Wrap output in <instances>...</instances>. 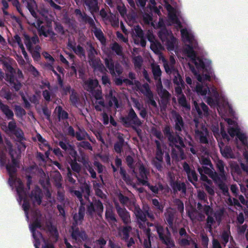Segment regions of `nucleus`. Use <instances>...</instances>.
Here are the masks:
<instances>
[{"instance_id": "1", "label": "nucleus", "mask_w": 248, "mask_h": 248, "mask_svg": "<svg viewBox=\"0 0 248 248\" xmlns=\"http://www.w3.org/2000/svg\"><path fill=\"white\" fill-rule=\"evenodd\" d=\"M163 132L168 139L169 146L171 147L172 158L175 159L179 158L184 159L185 158L184 149L186 148V145L183 138L177 132L174 134L169 125H166L164 127Z\"/></svg>"}, {"instance_id": "2", "label": "nucleus", "mask_w": 248, "mask_h": 248, "mask_svg": "<svg viewBox=\"0 0 248 248\" xmlns=\"http://www.w3.org/2000/svg\"><path fill=\"white\" fill-rule=\"evenodd\" d=\"M81 192L84 193V198L88 201L86 205V214L91 217H93L94 214L99 217H102L104 211V206L102 202L95 198L93 199V201L90 200L89 196L91 193V186L85 183L80 186Z\"/></svg>"}, {"instance_id": "3", "label": "nucleus", "mask_w": 248, "mask_h": 248, "mask_svg": "<svg viewBox=\"0 0 248 248\" xmlns=\"http://www.w3.org/2000/svg\"><path fill=\"white\" fill-rule=\"evenodd\" d=\"M7 127L9 131L16 136V141L20 143L18 146L19 150H24L26 146L23 141L25 140L26 139L22 130L17 126L16 121H10L8 124Z\"/></svg>"}, {"instance_id": "4", "label": "nucleus", "mask_w": 248, "mask_h": 248, "mask_svg": "<svg viewBox=\"0 0 248 248\" xmlns=\"http://www.w3.org/2000/svg\"><path fill=\"white\" fill-rule=\"evenodd\" d=\"M121 122L125 127H132L135 125H141L142 122L139 118L133 108H131L127 115L120 118Z\"/></svg>"}, {"instance_id": "5", "label": "nucleus", "mask_w": 248, "mask_h": 248, "mask_svg": "<svg viewBox=\"0 0 248 248\" xmlns=\"http://www.w3.org/2000/svg\"><path fill=\"white\" fill-rule=\"evenodd\" d=\"M24 43L29 51L31 53L32 57L34 61H38L41 58L40 54L37 50H33L32 45H36L39 42V39L36 34L31 37L27 34H24Z\"/></svg>"}, {"instance_id": "6", "label": "nucleus", "mask_w": 248, "mask_h": 248, "mask_svg": "<svg viewBox=\"0 0 248 248\" xmlns=\"http://www.w3.org/2000/svg\"><path fill=\"white\" fill-rule=\"evenodd\" d=\"M185 51L187 57L192 59L197 69L203 70L206 69L204 62L201 58L197 57L196 54L192 46L187 45L185 49Z\"/></svg>"}, {"instance_id": "7", "label": "nucleus", "mask_w": 248, "mask_h": 248, "mask_svg": "<svg viewBox=\"0 0 248 248\" xmlns=\"http://www.w3.org/2000/svg\"><path fill=\"white\" fill-rule=\"evenodd\" d=\"M157 234L159 240L162 244L166 245V248H174L175 243L173 240L171 238V234L169 229H167L168 235L166 236L163 235V229L162 227L159 226L157 227Z\"/></svg>"}, {"instance_id": "8", "label": "nucleus", "mask_w": 248, "mask_h": 248, "mask_svg": "<svg viewBox=\"0 0 248 248\" xmlns=\"http://www.w3.org/2000/svg\"><path fill=\"white\" fill-rule=\"evenodd\" d=\"M106 67L108 69L110 74L114 76L117 73L119 75L122 73V70L119 69L120 66L118 62L115 63L112 58L108 56V57L103 58Z\"/></svg>"}, {"instance_id": "9", "label": "nucleus", "mask_w": 248, "mask_h": 248, "mask_svg": "<svg viewBox=\"0 0 248 248\" xmlns=\"http://www.w3.org/2000/svg\"><path fill=\"white\" fill-rule=\"evenodd\" d=\"M182 166L186 174L188 180L195 186L198 181V175L196 173L194 168L193 167H191L186 162H184Z\"/></svg>"}, {"instance_id": "10", "label": "nucleus", "mask_w": 248, "mask_h": 248, "mask_svg": "<svg viewBox=\"0 0 248 248\" xmlns=\"http://www.w3.org/2000/svg\"><path fill=\"white\" fill-rule=\"evenodd\" d=\"M71 233V237L77 243H81L82 241L86 242L88 239V236L84 230L80 231L78 227H75L72 226Z\"/></svg>"}, {"instance_id": "11", "label": "nucleus", "mask_w": 248, "mask_h": 248, "mask_svg": "<svg viewBox=\"0 0 248 248\" xmlns=\"http://www.w3.org/2000/svg\"><path fill=\"white\" fill-rule=\"evenodd\" d=\"M173 75L174 76L173 82L175 85L174 88L175 92L177 95H180L182 94V89L185 88V82L178 70L175 71Z\"/></svg>"}, {"instance_id": "12", "label": "nucleus", "mask_w": 248, "mask_h": 248, "mask_svg": "<svg viewBox=\"0 0 248 248\" xmlns=\"http://www.w3.org/2000/svg\"><path fill=\"white\" fill-rule=\"evenodd\" d=\"M115 207L117 213L125 225L130 224L131 217L129 212L125 208L121 207L118 203H115Z\"/></svg>"}, {"instance_id": "13", "label": "nucleus", "mask_w": 248, "mask_h": 248, "mask_svg": "<svg viewBox=\"0 0 248 248\" xmlns=\"http://www.w3.org/2000/svg\"><path fill=\"white\" fill-rule=\"evenodd\" d=\"M84 6L94 17V14L99 12L100 7L98 0H81Z\"/></svg>"}, {"instance_id": "14", "label": "nucleus", "mask_w": 248, "mask_h": 248, "mask_svg": "<svg viewBox=\"0 0 248 248\" xmlns=\"http://www.w3.org/2000/svg\"><path fill=\"white\" fill-rule=\"evenodd\" d=\"M42 219L33 220L32 223L30 226V229L32 234V236L34 239V246L35 248H39L40 245V242L39 241L37 236H36V230L37 228H41L42 227Z\"/></svg>"}, {"instance_id": "15", "label": "nucleus", "mask_w": 248, "mask_h": 248, "mask_svg": "<svg viewBox=\"0 0 248 248\" xmlns=\"http://www.w3.org/2000/svg\"><path fill=\"white\" fill-rule=\"evenodd\" d=\"M195 136L196 138L199 140V141L202 144H207L208 143V137L209 132L207 128L202 126L201 129H195Z\"/></svg>"}, {"instance_id": "16", "label": "nucleus", "mask_w": 248, "mask_h": 248, "mask_svg": "<svg viewBox=\"0 0 248 248\" xmlns=\"http://www.w3.org/2000/svg\"><path fill=\"white\" fill-rule=\"evenodd\" d=\"M170 185L172 188L174 193L178 191H181L185 193L186 191V187L184 182H181L180 180L175 181L172 177L170 178Z\"/></svg>"}, {"instance_id": "17", "label": "nucleus", "mask_w": 248, "mask_h": 248, "mask_svg": "<svg viewBox=\"0 0 248 248\" xmlns=\"http://www.w3.org/2000/svg\"><path fill=\"white\" fill-rule=\"evenodd\" d=\"M5 79L10 84L12 90L18 92L21 89L22 84L14 75L6 74Z\"/></svg>"}, {"instance_id": "18", "label": "nucleus", "mask_w": 248, "mask_h": 248, "mask_svg": "<svg viewBox=\"0 0 248 248\" xmlns=\"http://www.w3.org/2000/svg\"><path fill=\"white\" fill-rule=\"evenodd\" d=\"M75 13L76 16H78L81 18V20H79V21L85 23H88L91 27H95V23L93 19L91 17L87 15L86 13H82L80 9H76L75 10Z\"/></svg>"}, {"instance_id": "19", "label": "nucleus", "mask_w": 248, "mask_h": 248, "mask_svg": "<svg viewBox=\"0 0 248 248\" xmlns=\"http://www.w3.org/2000/svg\"><path fill=\"white\" fill-rule=\"evenodd\" d=\"M172 116L174 122V129L176 131L181 132L185 124L182 117L179 113L176 111L173 112Z\"/></svg>"}, {"instance_id": "20", "label": "nucleus", "mask_w": 248, "mask_h": 248, "mask_svg": "<svg viewBox=\"0 0 248 248\" xmlns=\"http://www.w3.org/2000/svg\"><path fill=\"white\" fill-rule=\"evenodd\" d=\"M139 175H137V173L135 172V170H133V172L135 174L137 180L143 185V181H148L147 174L148 173L147 170L143 164L140 165L139 168Z\"/></svg>"}, {"instance_id": "21", "label": "nucleus", "mask_w": 248, "mask_h": 248, "mask_svg": "<svg viewBox=\"0 0 248 248\" xmlns=\"http://www.w3.org/2000/svg\"><path fill=\"white\" fill-rule=\"evenodd\" d=\"M85 205H80L78 208V213L75 214L73 216V219L74 222L73 223V225L76 227L78 222H80L81 223L84 219V216H85Z\"/></svg>"}, {"instance_id": "22", "label": "nucleus", "mask_w": 248, "mask_h": 248, "mask_svg": "<svg viewBox=\"0 0 248 248\" xmlns=\"http://www.w3.org/2000/svg\"><path fill=\"white\" fill-rule=\"evenodd\" d=\"M165 221L168 224L170 228H173L175 219L176 212L172 208L168 209L164 214Z\"/></svg>"}, {"instance_id": "23", "label": "nucleus", "mask_w": 248, "mask_h": 248, "mask_svg": "<svg viewBox=\"0 0 248 248\" xmlns=\"http://www.w3.org/2000/svg\"><path fill=\"white\" fill-rule=\"evenodd\" d=\"M30 198L33 200L34 203H36L37 205H40L42 203L43 198L41 189L37 186L32 190L31 193Z\"/></svg>"}, {"instance_id": "24", "label": "nucleus", "mask_w": 248, "mask_h": 248, "mask_svg": "<svg viewBox=\"0 0 248 248\" xmlns=\"http://www.w3.org/2000/svg\"><path fill=\"white\" fill-rule=\"evenodd\" d=\"M147 208H144L142 210L139 206L135 207L134 210V213L136 216V217L139 222L145 223L147 221V219L146 218Z\"/></svg>"}, {"instance_id": "25", "label": "nucleus", "mask_w": 248, "mask_h": 248, "mask_svg": "<svg viewBox=\"0 0 248 248\" xmlns=\"http://www.w3.org/2000/svg\"><path fill=\"white\" fill-rule=\"evenodd\" d=\"M12 164L8 162L5 166L9 175L15 174L16 172V168L19 167V162L17 159L14 158L13 155L11 154Z\"/></svg>"}, {"instance_id": "26", "label": "nucleus", "mask_w": 248, "mask_h": 248, "mask_svg": "<svg viewBox=\"0 0 248 248\" xmlns=\"http://www.w3.org/2000/svg\"><path fill=\"white\" fill-rule=\"evenodd\" d=\"M89 62L92 67L94 69H97L101 73H105L106 68L102 63L100 59L99 58H93L89 59Z\"/></svg>"}, {"instance_id": "27", "label": "nucleus", "mask_w": 248, "mask_h": 248, "mask_svg": "<svg viewBox=\"0 0 248 248\" xmlns=\"http://www.w3.org/2000/svg\"><path fill=\"white\" fill-rule=\"evenodd\" d=\"M0 109L8 120L15 121L14 118V114L12 110L10 108V107L7 105L3 104L1 101H0Z\"/></svg>"}, {"instance_id": "28", "label": "nucleus", "mask_w": 248, "mask_h": 248, "mask_svg": "<svg viewBox=\"0 0 248 248\" xmlns=\"http://www.w3.org/2000/svg\"><path fill=\"white\" fill-rule=\"evenodd\" d=\"M43 21L41 19H38L36 23H33L32 25L35 27L38 31L40 36H44L46 37H47V29L46 28L49 26L48 25L46 26L42 25Z\"/></svg>"}, {"instance_id": "29", "label": "nucleus", "mask_w": 248, "mask_h": 248, "mask_svg": "<svg viewBox=\"0 0 248 248\" xmlns=\"http://www.w3.org/2000/svg\"><path fill=\"white\" fill-rule=\"evenodd\" d=\"M203 211L206 216L214 215L216 217L217 221L220 223L221 221V214L218 212H214L212 207L209 205L205 204L203 206Z\"/></svg>"}, {"instance_id": "30", "label": "nucleus", "mask_w": 248, "mask_h": 248, "mask_svg": "<svg viewBox=\"0 0 248 248\" xmlns=\"http://www.w3.org/2000/svg\"><path fill=\"white\" fill-rule=\"evenodd\" d=\"M100 85L97 79H89L84 82V88L89 92H93Z\"/></svg>"}, {"instance_id": "31", "label": "nucleus", "mask_w": 248, "mask_h": 248, "mask_svg": "<svg viewBox=\"0 0 248 248\" xmlns=\"http://www.w3.org/2000/svg\"><path fill=\"white\" fill-rule=\"evenodd\" d=\"M194 107L200 116L202 115V111L204 112V115L207 116L209 114V108L203 102L201 103L199 105L196 102H194Z\"/></svg>"}, {"instance_id": "32", "label": "nucleus", "mask_w": 248, "mask_h": 248, "mask_svg": "<svg viewBox=\"0 0 248 248\" xmlns=\"http://www.w3.org/2000/svg\"><path fill=\"white\" fill-rule=\"evenodd\" d=\"M216 166L217 170L219 172L218 174L219 177H220L223 180H226V177L224 170L225 164L224 162L222 160L217 159L216 161Z\"/></svg>"}, {"instance_id": "33", "label": "nucleus", "mask_w": 248, "mask_h": 248, "mask_svg": "<svg viewBox=\"0 0 248 248\" xmlns=\"http://www.w3.org/2000/svg\"><path fill=\"white\" fill-rule=\"evenodd\" d=\"M201 169H202L203 174L208 175L214 181L219 180V175L216 171H213L210 168L205 166L201 167Z\"/></svg>"}, {"instance_id": "34", "label": "nucleus", "mask_w": 248, "mask_h": 248, "mask_svg": "<svg viewBox=\"0 0 248 248\" xmlns=\"http://www.w3.org/2000/svg\"><path fill=\"white\" fill-rule=\"evenodd\" d=\"M118 140L114 144V150L117 154H121L123 152V148L124 144V140L122 136L117 137Z\"/></svg>"}, {"instance_id": "35", "label": "nucleus", "mask_w": 248, "mask_h": 248, "mask_svg": "<svg viewBox=\"0 0 248 248\" xmlns=\"http://www.w3.org/2000/svg\"><path fill=\"white\" fill-rule=\"evenodd\" d=\"M155 142L156 147L155 159L159 161H163L164 151L161 148L160 142L158 140H155Z\"/></svg>"}, {"instance_id": "36", "label": "nucleus", "mask_w": 248, "mask_h": 248, "mask_svg": "<svg viewBox=\"0 0 248 248\" xmlns=\"http://www.w3.org/2000/svg\"><path fill=\"white\" fill-rule=\"evenodd\" d=\"M91 28L93 29L92 31L93 32V33L96 38L102 44L105 43L106 42V39L101 30L100 29H98L95 25V27H92Z\"/></svg>"}, {"instance_id": "37", "label": "nucleus", "mask_w": 248, "mask_h": 248, "mask_svg": "<svg viewBox=\"0 0 248 248\" xmlns=\"http://www.w3.org/2000/svg\"><path fill=\"white\" fill-rule=\"evenodd\" d=\"M158 37L163 43L169 39L171 35H173L171 31H168L167 29H161L158 33Z\"/></svg>"}, {"instance_id": "38", "label": "nucleus", "mask_w": 248, "mask_h": 248, "mask_svg": "<svg viewBox=\"0 0 248 248\" xmlns=\"http://www.w3.org/2000/svg\"><path fill=\"white\" fill-rule=\"evenodd\" d=\"M222 155L226 158H234V155L230 146H226L220 150Z\"/></svg>"}, {"instance_id": "39", "label": "nucleus", "mask_w": 248, "mask_h": 248, "mask_svg": "<svg viewBox=\"0 0 248 248\" xmlns=\"http://www.w3.org/2000/svg\"><path fill=\"white\" fill-rule=\"evenodd\" d=\"M132 230V227L130 226H124L121 230H119V234L121 233L123 235L122 239L125 241H127L130 236V232Z\"/></svg>"}, {"instance_id": "40", "label": "nucleus", "mask_w": 248, "mask_h": 248, "mask_svg": "<svg viewBox=\"0 0 248 248\" xmlns=\"http://www.w3.org/2000/svg\"><path fill=\"white\" fill-rule=\"evenodd\" d=\"M18 182V186L16 187V190L19 200L21 202L23 199V197H26V192L24 189L22 182L20 180Z\"/></svg>"}, {"instance_id": "41", "label": "nucleus", "mask_w": 248, "mask_h": 248, "mask_svg": "<svg viewBox=\"0 0 248 248\" xmlns=\"http://www.w3.org/2000/svg\"><path fill=\"white\" fill-rule=\"evenodd\" d=\"M106 219L109 223H117V219L114 213L111 209H107L105 212Z\"/></svg>"}, {"instance_id": "42", "label": "nucleus", "mask_w": 248, "mask_h": 248, "mask_svg": "<svg viewBox=\"0 0 248 248\" xmlns=\"http://www.w3.org/2000/svg\"><path fill=\"white\" fill-rule=\"evenodd\" d=\"M176 42V38H175L173 35H171V36L164 43L167 49L170 51L174 50Z\"/></svg>"}, {"instance_id": "43", "label": "nucleus", "mask_w": 248, "mask_h": 248, "mask_svg": "<svg viewBox=\"0 0 248 248\" xmlns=\"http://www.w3.org/2000/svg\"><path fill=\"white\" fill-rule=\"evenodd\" d=\"M69 100L73 106L77 107V105L79 103V98L77 92L74 89L71 91Z\"/></svg>"}, {"instance_id": "44", "label": "nucleus", "mask_w": 248, "mask_h": 248, "mask_svg": "<svg viewBox=\"0 0 248 248\" xmlns=\"http://www.w3.org/2000/svg\"><path fill=\"white\" fill-rule=\"evenodd\" d=\"M222 178L219 176V180L214 181L217 184L219 188L222 190L224 195H227L229 194V189L227 186L222 181Z\"/></svg>"}, {"instance_id": "45", "label": "nucleus", "mask_w": 248, "mask_h": 248, "mask_svg": "<svg viewBox=\"0 0 248 248\" xmlns=\"http://www.w3.org/2000/svg\"><path fill=\"white\" fill-rule=\"evenodd\" d=\"M192 241H194L192 240L190 235L180 238L178 240V243L181 247L189 246L191 243H192Z\"/></svg>"}, {"instance_id": "46", "label": "nucleus", "mask_w": 248, "mask_h": 248, "mask_svg": "<svg viewBox=\"0 0 248 248\" xmlns=\"http://www.w3.org/2000/svg\"><path fill=\"white\" fill-rule=\"evenodd\" d=\"M78 131L76 132L75 137H76L77 140L78 141L85 140L86 136H88V134L84 128H80L78 127Z\"/></svg>"}, {"instance_id": "47", "label": "nucleus", "mask_w": 248, "mask_h": 248, "mask_svg": "<svg viewBox=\"0 0 248 248\" xmlns=\"http://www.w3.org/2000/svg\"><path fill=\"white\" fill-rule=\"evenodd\" d=\"M56 109L58 111V117L59 120H60L61 119L62 120H66L68 118V113L65 110H63L62 106H58Z\"/></svg>"}, {"instance_id": "48", "label": "nucleus", "mask_w": 248, "mask_h": 248, "mask_svg": "<svg viewBox=\"0 0 248 248\" xmlns=\"http://www.w3.org/2000/svg\"><path fill=\"white\" fill-rule=\"evenodd\" d=\"M0 94L2 97L8 101L13 100V99L12 93L9 89L2 88L0 90Z\"/></svg>"}, {"instance_id": "49", "label": "nucleus", "mask_w": 248, "mask_h": 248, "mask_svg": "<svg viewBox=\"0 0 248 248\" xmlns=\"http://www.w3.org/2000/svg\"><path fill=\"white\" fill-rule=\"evenodd\" d=\"M162 47L161 43L157 40H155V42L151 43L150 48L155 54H159Z\"/></svg>"}, {"instance_id": "50", "label": "nucleus", "mask_w": 248, "mask_h": 248, "mask_svg": "<svg viewBox=\"0 0 248 248\" xmlns=\"http://www.w3.org/2000/svg\"><path fill=\"white\" fill-rule=\"evenodd\" d=\"M108 97L110 98V99L108 101L109 107H112L114 103L115 108H119V105L118 99L116 96L113 95L112 91L109 92Z\"/></svg>"}, {"instance_id": "51", "label": "nucleus", "mask_w": 248, "mask_h": 248, "mask_svg": "<svg viewBox=\"0 0 248 248\" xmlns=\"http://www.w3.org/2000/svg\"><path fill=\"white\" fill-rule=\"evenodd\" d=\"M205 228L207 229L210 232L212 231V225L215 223L216 221L212 215L207 216Z\"/></svg>"}, {"instance_id": "52", "label": "nucleus", "mask_w": 248, "mask_h": 248, "mask_svg": "<svg viewBox=\"0 0 248 248\" xmlns=\"http://www.w3.org/2000/svg\"><path fill=\"white\" fill-rule=\"evenodd\" d=\"M120 174L123 180L125 181L127 184H129L132 182L130 176L126 173V171L124 168H120Z\"/></svg>"}, {"instance_id": "53", "label": "nucleus", "mask_w": 248, "mask_h": 248, "mask_svg": "<svg viewBox=\"0 0 248 248\" xmlns=\"http://www.w3.org/2000/svg\"><path fill=\"white\" fill-rule=\"evenodd\" d=\"M74 53L78 55L79 57H85V51L84 48L80 45H78L76 46L73 50Z\"/></svg>"}, {"instance_id": "54", "label": "nucleus", "mask_w": 248, "mask_h": 248, "mask_svg": "<svg viewBox=\"0 0 248 248\" xmlns=\"http://www.w3.org/2000/svg\"><path fill=\"white\" fill-rule=\"evenodd\" d=\"M152 204L155 206L156 210L159 213H161L163 212L164 205L162 202H160L157 199H153Z\"/></svg>"}, {"instance_id": "55", "label": "nucleus", "mask_w": 248, "mask_h": 248, "mask_svg": "<svg viewBox=\"0 0 248 248\" xmlns=\"http://www.w3.org/2000/svg\"><path fill=\"white\" fill-rule=\"evenodd\" d=\"M181 95H182V96L178 99V102L179 104L182 107L187 109H190V106L189 104L187 103L185 95L183 93Z\"/></svg>"}, {"instance_id": "56", "label": "nucleus", "mask_w": 248, "mask_h": 248, "mask_svg": "<svg viewBox=\"0 0 248 248\" xmlns=\"http://www.w3.org/2000/svg\"><path fill=\"white\" fill-rule=\"evenodd\" d=\"M142 87L144 89V91L141 90L140 91L146 96V98L151 97V95H153V93L150 88V86L148 83H144Z\"/></svg>"}, {"instance_id": "57", "label": "nucleus", "mask_w": 248, "mask_h": 248, "mask_svg": "<svg viewBox=\"0 0 248 248\" xmlns=\"http://www.w3.org/2000/svg\"><path fill=\"white\" fill-rule=\"evenodd\" d=\"M15 112L16 115L18 118H22L26 114L25 110L19 105H15Z\"/></svg>"}, {"instance_id": "58", "label": "nucleus", "mask_w": 248, "mask_h": 248, "mask_svg": "<svg viewBox=\"0 0 248 248\" xmlns=\"http://www.w3.org/2000/svg\"><path fill=\"white\" fill-rule=\"evenodd\" d=\"M230 235V232L229 231H223L221 235V242L224 246L229 242V237Z\"/></svg>"}, {"instance_id": "59", "label": "nucleus", "mask_w": 248, "mask_h": 248, "mask_svg": "<svg viewBox=\"0 0 248 248\" xmlns=\"http://www.w3.org/2000/svg\"><path fill=\"white\" fill-rule=\"evenodd\" d=\"M90 93L96 100L102 99V93L100 86Z\"/></svg>"}, {"instance_id": "60", "label": "nucleus", "mask_w": 248, "mask_h": 248, "mask_svg": "<svg viewBox=\"0 0 248 248\" xmlns=\"http://www.w3.org/2000/svg\"><path fill=\"white\" fill-rule=\"evenodd\" d=\"M202 169H201L200 167H198L197 170L200 174V179L203 182H205L207 184L211 185L212 184V182L211 180L209 179L207 176L203 173Z\"/></svg>"}, {"instance_id": "61", "label": "nucleus", "mask_w": 248, "mask_h": 248, "mask_svg": "<svg viewBox=\"0 0 248 248\" xmlns=\"http://www.w3.org/2000/svg\"><path fill=\"white\" fill-rule=\"evenodd\" d=\"M111 49L114 51L118 56H122L123 54L122 47L117 42L113 44L111 47Z\"/></svg>"}, {"instance_id": "62", "label": "nucleus", "mask_w": 248, "mask_h": 248, "mask_svg": "<svg viewBox=\"0 0 248 248\" xmlns=\"http://www.w3.org/2000/svg\"><path fill=\"white\" fill-rule=\"evenodd\" d=\"M23 201V204H22V208L23 210L25 211L26 216L28 218V212L30 208V204L29 203V201L28 200L26 197H23V199L22 200Z\"/></svg>"}, {"instance_id": "63", "label": "nucleus", "mask_w": 248, "mask_h": 248, "mask_svg": "<svg viewBox=\"0 0 248 248\" xmlns=\"http://www.w3.org/2000/svg\"><path fill=\"white\" fill-rule=\"evenodd\" d=\"M152 72L155 80L160 78L161 76V71L159 65H156L153 67Z\"/></svg>"}, {"instance_id": "64", "label": "nucleus", "mask_w": 248, "mask_h": 248, "mask_svg": "<svg viewBox=\"0 0 248 248\" xmlns=\"http://www.w3.org/2000/svg\"><path fill=\"white\" fill-rule=\"evenodd\" d=\"M173 202L177 206L178 211L181 213H183L184 209L183 202L180 199L176 198L174 200Z\"/></svg>"}]
</instances>
